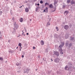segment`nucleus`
<instances>
[{
	"instance_id": "nucleus-4",
	"label": "nucleus",
	"mask_w": 75,
	"mask_h": 75,
	"mask_svg": "<svg viewBox=\"0 0 75 75\" xmlns=\"http://www.w3.org/2000/svg\"><path fill=\"white\" fill-rule=\"evenodd\" d=\"M54 54L55 55H57V57H58V56H59V52L54 51Z\"/></svg>"
},
{
	"instance_id": "nucleus-38",
	"label": "nucleus",
	"mask_w": 75,
	"mask_h": 75,
	"mask_svg": "<svg viewBox=\"0 0 75 75\" xmlns=\"http://www.w3.org/2000/svg\"><path fill=\"white\" fill-rule=\"evenodd\" d=\"M34 0V2H35V1H37V0Z\"/></svg>"
},
{
	"instance_id": "nucleus-50",
	"label": "nucleus",
	"mask_w": 75,
	"mask_h": 75,
	"mask_svg": "<svg viewBox=\"0 0 75 75\" xmlns=\"http://www.w3.org/2000/svg\"><path fill=\"white\" fill-rule=\"evenodd\" d=\"M37 4H35V6H37Z\"/></svg>"
},
{
	"instance_id": "nucleus-36",
	"label": "nucleus",
	"mask_w": 75,
	"mask_h": 75,
	"mask_svg": "<svg viewBox=\"0 0 75 75\" xmlns=\"http://www.w3.org/2000/svg\"><path fill=\"white\" fill-rule=\"evenodd\" d=\"M44 10H48V8L47 7H46L45 9Z\"/></svg>"
},
{
	"instance_id": "nucleus-18",
	"label": "nucleus",
	"mask_w": 75,
	"mask_h": 75,
	"mask_svg": "<svg viewBox=\"0 0 75 75\" xmlns=\"http://www.w3.org/2000/svg\"><path fill=\"white\" fill-rule=\"evenodd\" d=\"M55 10H50V11L51 13H53V12L55 11Z\"/></svg>"
},
{
	"instance_id": "nucleus-20",
	"label": "nucleus",
	"mask_w": 75,
	"mask_h": 75,
	"mask_svg": "<svg viewBox=\"0 0 75 75\" xmlns=\"http://www.w3.org/2000/svg\"><path fill=\"white\" fill-rule=\"evenodd\" d=\"M40 8L41 7H40L38 6L36 7V10H38V9H40Z\"/></svg>"
},
{
	"instance_id": "nucleus-39",
	"label": "nucleus",
	"mask_w": 75,
	"mask_h": 75,
	"mask_svg": "<svg viewBox=\"0 0 75 75\" xmlns=\"http://www.w3.org/2000/svg\"><path fill=\"white\" fill-rule=\"evenodd\" d=\"M28 71V70H27L26 71H25L24 72H25V73H26V72H27Z\"/></svg>"
},
{
	"instance_id": "nucleus-32",
	"label": "nucleus",
	"mask_w": 75,
	"mask_h": 75,
	"mask_svg": "<svg viewBox=\"0 0 75 75\" xmlns=\"http://www.w3.org/2000/svg\"><path fill=\"white\" fill-rule=\"evenodd\" d=\"M56 29H57V31H58V30H58V27H56Z\"/></svg>"
},
{
	"instance_id": "nucleus-37",
	"label": "nucleus",
	"mask_w": 75,
	"mask_h": 75,
	"mask_svg": "<svg viewBox=\"0 0 75 75\" xmlns=\"http://www.w3.org/2000/svg\"><path fill=\"white\" fill-rule=\"evenodd\" d=\"M33 50H34V49H35V47H33Z\"/></svg>"
},
{
	"instance_id": "nucleus-41",
	"label": "nucleus",
	"mask_w": 75,
	"mask_h": 75,
	"mask_svg": "<svg viewBox=\"0 0 75 75\" xmlns=\"http://www.w3.org/2000/svg\"><path fill=\"white\" fill-rule=\"evenodd\" d=\"M47 25H50V23H47Z\"/></svg>"
},
{
	"instance_id": "nucleus-57",
	"label": "nucleus",
	"mask_w": 75,
	"mask_h": 75,
	"mask_svg": "<svg viewBox=\"0 0 75 75\" xmlns=\"http://www.w3.org/2000/svg\"><path fill=\"white\" fill-rule=\"evenodd\" d=\"M0 39H1V37H0Z\"/></svg>"
},
{
	"instance_id": "nucleus-25",
	"label": "nucleus",
	"mask_w": 75,
	"mask_h": 75,
	"mask_svg": "<svg viewBox=\"0 0 75 75\" xmlns=\"http://www.w3.org/2000/svg\"><path fill=\"white\" fill-rule=\"evenodd\" d=\"M3 58H2V57H0V60H1V61H3Z\"/></svg>"
},
{
	"instance_id": "nucleus-15",
	"label": "nucleus",
	"mask_w": 75,
	"mask_h": 75,
	"mask_svg": "<svg viewBox=\"0 0 75 75\" xmlns=\"http://www.w3.org/2000/svg\"><path fill=\"white\" fill-rule=\"evenodd\" d=\"M30 6H29L28 8H25V10H29L30 9Z\"/></svg>"
},
{
	"instance_id": "nucleus-27",
	"label": "nucleus",
	"mask_w": 75,
	"mask_h": 75,
	"mask_svg": "<svg viewBox=\"0 0 75 75\" xmlns=\"http://www.w3.org/2000/svg\"><path fill=\"white\" fill-rule=\"evenodd\" d=\"M19 46H20V47H21V43H19L18 44Z\"/></svg>"
},
{
	"instance_id": "nucleus-52",
	"label": "nucleus",
	"mask_w": 75,
	"mask_h": 75,
	"mask_svg": "<svg viewBox=\"0 0 75 75\" xmlns=\"http://www.w3.org/2000/svg\"><path fill=\"white\" fill-rule=\"evenodd\" d=\"M26 34H27V35H28V33H26Z\"/></svg>"
},
{
	"instance_id": "nucleus-53",
	"label": "nucleus",
	"mask_w": 75,
	"mask_h": 75,
	"mask_svg": "<svg viewBox=\"0 0 75 75\" xmlns=\"http://www.w3.org/2000/svg\"><path fill=\"white\" fill-rule=\"evenodd\" d=\"M21 7H22V6H21V7H19V8H21Z\"/></svg>"
},
{
	"instance_id": "nucleus-13",
	"label": "nucleus",
	"mask_w": 75,
	"mask_h": 75,
	"mask_svg": "<svg viewBox=\"0 0 75 75\" xmlns=\"http://www.w3.org/2000/svg\"><path fill=\"white\" fill-rule=\"evenodd\" d=\"M20 21L21 23H22V22L23 21V18H21L20 19Z\"/></svg>"
},
{
	"instance_id": "nucleus-19",
	"label": "nucleus",
	"mask_w": 75,
	"mask_h": 75,
	"mask_svg": "<svg viewBox=\"0 0 75 75\" xmlns=\"http://www.w3.org/2000/svg\"><path fill=\"white\" fill-rule=\"evenodd\" d=\"M48 11V10H44L43 11L44 12H45L46 13H47Z\"/></svg>"
},
{
	"instance_id": "nucleus-54",
	"label": "nucleus",
	"mask_w": 75,
	"mask_h": 75,
	"mask_svg": "<svg viewBox=\"0 0 75 75\" xmlns=\"http://www.w3.org/2000/svg\"><path fill=\"white\" fill-rule=\"evenodd\" d=\"M11 15H13L12 14V13H11Z\"/></svg>"
},
{
	"instance_id": "nucleus-59",
	"label": "nucleus",
	"mask_w": 75,
	"mask_h": 75,
	"mask_svg": "<svg viewBox=\"0 0 75 75\" xmlns=\"http://www.w3.org/2000/svg\"><path fill=\"white\" fill-rule=\"evenodd\" d=\"M30 21H31V19H30Z\"/></svg>"
},
{
	"instance_id": "nucleus-31",
	"label": "nucleus",
	"mask_w": 75,
	"mask_h": 75,
	"mask_svg": "<svg viewBox=\"0 0 75 75\" xmlns=\"http://www.w3.org/2000/svg\"><path fill=\"white\" fill-rule=\"evenodd\" d=\"M17 25V24H16V22H15L14 23V25Z\"/></svg>"
},
{
	"instance_id": "nucleus-49",
	"label": "nucleus",
	"mask_w": 75,
	"mask_h": 75,
	"mask_svg": "<svg viewBox=\"0 0 75 75\" xmlns=\"http://www.w3.org/2000/svg\"><path fill=\"white\" fill-rule=\"evenodd\" d=\"M49 21H51V18H50L49 19Z\"/></svg>"
},
{
	"instance_id": "nucleus-7",
	"label": "nucleus",
	"mask_w": 75,
	"mask_h": 75,
	"mask_svg": "<svg viewBox=\"0 0 75 75\" xmlns=\"http://www.w3.org/2000/svg\"><path fill=\"white\" fill-rule=\"evenodd\" d=\"M65 70H66L67 71H68L69 69V67L67 66H66L64 68Z\"/></svg>"
},
{
	"instance_id": "nucleus-14",
	"label": "nucleus",
	"mask_w": 75,
	"mask_h": 75,
	"mask_svg": "<svg viewBox=\"0 0 75 75\" xmlns=\"http://www.w3.org/2000/svg\"><path fill=\"white\" fill-rule=\"evenodd\" d=\"M49 6V3L46 2L45 4V6Z\"/></svg>"
},
{
	"instance_id": "nucleus-8",
	"label": "nucleus",
	"mask_w": 75,
	"mask_h": 75,
	"mask_svg": "<svg viewBox=\"0 0 75 75\" xmlns=\"http://www.w3.org/2000/svg\"><path fill=\"white\" fill-rule=\"evenodd\" d=\"M71 5H73V4H75V2L74 1V0H72L71 2Z\"/></svg>"
},
{
	"instance_id": "nucleus-26",
	"label": "nucleus",
	"mask_w": 75,
	"mask_h": 75,
	"mask_svg": "<svg viewBox=\"0 0 75 75\" xmlns=\"http://www.w3.org/2000/svg\"><path fill=\"white\" fill-rule=\"evenodd\" d=\"M65 45H66V46L67 47L68 46V45H69L68 43H66Z\"/></svg>"
},
{
	"instance_id": "nucleus-44",
	"label": "nucleus",
	"mask_w": 75,
	"mask_h": 75,
	"mask_svg": "<svg viewBox=\"0 0 75 75\" xmlns=\"http://www.w3.org/2000/svg\"><path fill=\"white\" fill-rule=\"evenodd\" d=\"M24 34V32L23 33V35L24 36H25V34L24 35V34Z\"/></svg>"
},
{
	"instance_id": "nucleus-43",
	"label": "nucleus",
	"mask_w": 75,
	"mask_h": 75,
	"mask_svg": "<svg viewBox=\"0 0 75 75\" xmlns=\"http://www.w3.org/2000/svg\"><path fill=\"white\" fill-rule=\"evenodd\" d=\"M24 55H22V58H24Z\"/></svg>"
},
{
	"instance_id": "nucleus-29",
	"label": "nucleus",
	"mask_w": 75,
	"mask_h": 75,
	"mask_svg": "<svg viewBox=\"0 0 75 75\" xmlns=\"http://www.w3.org/2000/svg\"><path fill=\"white\" fill-rule=\"evenodd\" d=\"M16 65H17V66H18V65H19V63H16Z\"/></svg>"
},
{
	"instance_id": "nucleus-33",
	"label": "nucleus",
	"mask_w": 75,
	"mask_h": 75,
	"mask_svg": "<svg viewBox=\"0 0 75 75\" xmlns=\"http://www.w3.org/2000/svg\"><path fill=\"white\" fill-rule=\"evenodd\" d=\"M23 55H24L25 54V52H23Z\"/></svg>"
},
{
	"instance_id": "nucleus-45",
	"label": "nucleus",
	"mask_w": 75,
	"mask_h": 75,
	"mask_svg": "<svg viewBox=\"0 0 75 75\" xmlns=\"http://www.w3.org/2000/svg\"><path fill=\"white\" fill-rule=\"evenodd\" d=\"M2 14V13H1V12H0V15H1V14Z\"/></svg>"
},
{
	"instance_id": "nucleus-60",
	"label": "nucleus",
	"mask_w": 75,
	"mask_h": 75,
	"mask_svg": "<svg viewBox=\"0 0 75 75\" xmlns=\"http://www.w3.org/2000/svg\"><path fill=\"white\" fill-rule=\"evenodd\" d=\"M7 62V61H6V62Z\"/></svg>"
},
{
	"instance_id": "nucleus-1",
	"label": "nucleus",
	"mask_w": 75,
	"mask_h": 75,
	"mask_svg": "<svg viewBox=\"0 0 75 75\" xmlns=\"http://www.w3.org/2000/svg\"><path fill=\"white\" fill-rule=\"evenodd\" d=\"M62 44V45H60L59 46V52H60V54H63V52H62V46H64V45H65V42H61Z\"/></svg>"
},
{
	"instance_id": "nucleus-5",
	"label": "nucleus",
	"mask_w": 75,
	"mask_h": 75,
	"mask_svg": "<svg viewBox=\"0 0 75 75\" xmlns=\"http://www.w3.org/2000/svg\"><path fill=\"white\" fill-rule=\"evenodd\" d=\"M14 26V28H13L14 30H17L18 27V26L17 25H15Z\"/></svg>"
},
{
	"instance_id": "nucleus-2",
	"label": "nucleus",
	"mask_w": 75,
	"mask_h": 75,
	"mask_svg": "<svg viewBox=\"0 0 75 75\" xmlns=\"http://www.w3.org/2000/svg\"><path fill=\"white\" fill-rule=\"evenodd\" d=\"M49 7V8H53L54 9V10H56V5H54V7L53 6L52 4H51L50 5Z\"/></svg>"
},
{
	"instance_id": "nucleus-21",
	"label": "nucleus",
	"mask_w": 75,
	"mask_h": 75,
	"mask_svg": "<svg viewBox=\"0 0 75 75\" xmlns=\"http://www.w3.org/2000/svg\"><path fill=\"white\" fill-rule=\"evenodd\" d=\"M70 2H71V0H68L67 1V4H69V3H70Z\"/></svg>"
},
{
	"instance_id": "nucleus-3",
	"label": "nucleus",
	"mask_w": 75,
	"mask_h": 75,
	"mask_svg": "<svg viewBox=\"0 0 75 75\" xmlns=\"http://www.w3.org/2000/svg\"><path fill=\"white\" fill-rule=\"evenodd\" d=\"M59 58L58 57L54 59V62H59Z\"/></svg>"
},
{
	"instance_id": "nucleus-6",
	"label": "nucleus",
	"mask_w": 75,
	"mask_h": 75,
	"mask_svg": "<svg viewBox=\"0 0 75 75\" xmlns=\"http://www.w3.org/2000/svg\"><path fill=\"white\" fill-rule=\"evenodd\" d=\"M64 28L65 30H68L69 28V26L67 25H65Z\"/></svg>"
},
{
	"instance_id": "nucleus-51",
	"label": "nucleus",
	"mask_w": 75,
	"mask_h": 75,
	"mask_svg": "<svg viewBox=\"0 0 75 75\" xmlns=\"http://www.w3.org/2000/svg\"><path fill=\"white\" fill-rule=\"evenodd\" d=\"M18 73H19V72H20V71H18Z\"/></svg>"
},
{
	"instance_id": "nucleus-35",
	"label": "nucleus",
	"mask_w": 75,
	"mask_h": 75,
	"mask_svg": "<svg viewBox=\"0 0 75 75\" xmlns=\"http://www.w3.org/2000/svg\"><path fill=\"white\" fill-rule=\"evenodd\" d=\"M37 5L38 6V7H39L40 6V4L39 3H38V4H37Z\"/></svg>"
},
{
	"instance_id": "nucleus-24",
	"label": "nucleus",
	"mask_w": 75,
	"mask_h": 75,
	"mask_svg": "<svg viewBox=\"0 0 75 75\" xmlns=\"http://www.w3.org/2000/svg\"><path fill=\"white\" fill-rule=\"evenodd\" d=\"M72 43H70L69 45V47H71V46H72Z\"/></svg>"
},
{
	"instance_id": "nucleus-9",
	"label": "nucleus",
	"mask_w": 75,
	"mask_h": 75,
	"mask_svg": "<svg viewBox=\"0 0 75 75\" xmlns=\"http://www.w3.org/2000/svg\"><path fill=\"white\" fill-rule=\"evenodd\" d=\"M40 9L41 10H45V8L44 7V5H42L40 7Z\"/></svg>"
},
{
	"instance_id": "nucleus-23",
	"label": "nucleus",
	"mask_w": 75,
	"mask_h": 75,
	"mask_svg": "<svg viewBox=\"0 0 75 75\" xmlns=\"http://www.w3.org/2000/svg\"><path fill=\"white\" fill-rule=\"evenodd\" d=\"M65 38H66V39H67V38H68V36H67V35H65Z\"/></svg>"
},
{
	"instance_id": "nucleus-62",
	"label": "nucleus",
	"mask_w": 75,
	"mask_h": 75,
	"mask_svg": "<svg viewBox=\"0 0 75 75\" xmlns=\"http://www.w3.org/2000/svg\"><path fill=\"white\" fill-rule=\"evenodd\" d=\"M17 48H18V47H17L16 48V49H17Z\"/></svg>"
},
{
	"instance_id": "nucleus-46",
	"label": "nucleus",
	"mask_w": 75,
	"mask_h": 75,
	"mask_svg": "<svg viewBox=\"0 0 75 75\" xmlns=\"http://www.w3.org/2000/svg\"><path fill=\"white\" fill-rule=\"evenodd\" d=\"M0 13H2V11H0Z\"/></svg>"
},
{
	"instance_id": "nucleus-42",
	"label": "nucleus",
	"mask_w": 75,
	"mask_h": 75,
	"mask_svg": "<svg viewBox=\"0 0 75 75\" xmlns=\"http://www.w3.org/2000/svg\"><path fill=\"white\" fill-rule=\"evenodd\" d=\"M10 42V40H8V42Z\"/></svg>"
},
{
	"instance_id": "nucleus-10",
	"label": "nucleus",
	"mask_w": 75,
	"mask_h": 75,
	"mask_svg": "<svg viewBox=\"0 0 75 75\" xmlns=\"http://www.w3.org/2000/svg\"><path fill=\"white\" fill-rule=\"evenodd\" d=\"M68 13H69V12L68 11H65L64 12V15H65V16H67V15L68 14Z\"/></svg>"
},
{
	"instance_id": "nucleus-40",
	"label": "nucleus",
	"mask_w": 75,
	"mask_h": 75,
	"mask_svg": "<svg viewBox=\"0 0 75 75\" xmlns=\"http://www.w3.org/2000/svg\"><path fill=\"white\" fill-rule=\"evenodd\" d=\"M12 20H14V18L13 17V18H12Z\"/></svg>"
},
{
	"instance_id": "nucleus-64",
	"label": "nucleus",
	"mask_w": 75,
	"mask_h": 75,
	"mask_svg": "<svg viewBox=\"0 0 75 75\" xmlns=\"http://www.w3.org/2000/svg\"><path fill=\"white\" fill-rule=\"evenodd\" d=\"M9 52H10V51H9Z\"/></svg>"
},
{
	"instance_id": "nucleus-56",
	"label": "nucleus",
	"mask_w": 75,
	"mask_h": 75,
	"mask_svg": "<svg viewBox=\"0 0 75 75\" xmlns=\"http://www.w3.org/2000/svg\"><path fill=\"white\" fill-rule=\"evenodd\" d=\"M51 59V60H52L51 61H53L52 59Z\"/></svg>"
},
{
	"instance_id": "nucleus-55",
	"label": "nucleus",
	"mask_w": 75,
	"mask_h": 75,
	"mask_svg": "<svg viewBox=\"0 0 75 75\" xmlns=\"http://www.w3.org/2000/svg\"><path fill=\"white\" fill-rule=\"evenodd\" d=\"M25 32H26L27 31L26 30V29H25Z\"/></svg>"
},
{
	"instance_id": "nucleus-12",
	"label": "nucleus",
	"mask_w": 75,
	"mask_h": 75,
	"mask_svg": "<svg viewBox=\"0 0 75 75\" xmlns=\"http://www.w3.org/2000/svg\"><path fill=\"white\" fill-rule=\"evenodd\" d=\"M44 44V42L43 40H41V45H43Z\"/></svg>"
},
{
	"instance_id": "nucleus-63",
	"label": "nucleus",
	"mask_w": 75,
	"mask_h": 75,
	"mask_svg": "<svg viewBox=\"0 0 75 75\" xmlns=\"http://www.w3.org/2000/svg\"><path fill=\"white\" fill-rule=\"evenodd\" d=\"M6 1H8V0H6Z\"/></svg>"
},
{
	"instance_id": "nucleus-48",
	"label": "nucleus",
	"mask_w": 75,
	"mask_h": 75,
	"mask_svg": "<svg viewBox=\"0 0 75 75\" xmlns=\"http://www.w3.org/2000/svg\"><path fill=\"white\" fill-rule=\"evenodd\" d=\"M36 11L37 12V11H38V10H36Z\"/></svg>"
},
{
	"instance_id": "nucleus-16",
	"label": "nucleus",
	"mask_w": 75,
	"mask_h": 75,
	"mask_svg": "<svg viewBox=\"0 0 75 75\" xmlns=\"http://www.w3.org/2000/svg\"><path fill=\"white\" fill-rule=\"evenodd\" d=\"M65 7H66L65 5L64 4L62 5V8L63 9H65Z\"/></svg>"
},
{
	"instance_id": "nucleus-30",
	"label": "nucleus",
	"mask_w": 75,
	"mask_h": 75,
	"mask_svg": "<svg viewBox=\"0 0 75 75\" xmlns=\"http://www.w3.org/2000/svg\"><path fill=\"white\" fill-rule=\"evenodd\" d=\"M69 69H70L71 68H72V67L71 66H69Z\"/></svg>"
},
{
	"instance_id": "nucleus-28",
	"label": "nucleus",
	"mask_w": 75,
	"mask_h": 75,
	"mask_svg": "<svg viewBox=\"0 0 75 75\" xmlns=\"http://www.w3.org/2000/svg\"><path fill=\"white\" fill-rule=\"evenodd\" d=\"M25 11L26 13H28V12L29 11V10H25Z\"/></svg>"
},
{
	"instance_id": "nucleus-58",
	"label": "nucleus",
	"mask_w": 75,
	"mask_h": 75,
	"mask_svg": "<svg viewBox=\"0 0 75 75\" xmlns=\"http://www.w3.org/2000/svg\"><path fill=\"white\" fill-rule=\"evenodd\" d=\"M35 70L36 71H37V69H36Z\"/></svg>"
},
{
	"instance_id": "nucleus-22",
	"label": "nucleus",
	"mask_w": 75,
	"mask_h": 75,
	"mask_svg": "<svg viewBox=\"0 0 75 75\" xmlns=\"http://www.w3.org/2000/svg\"><path fill=\"white\" fill-rule=\"evenodd\" d=\"M43 1H42V0H41L40 1V4H43Z\"/></svg>"
},
{
	"instance_id": "nucleus-47",
	"label": "nucleus",
	"mask_w": 75,
	"mask_h": 75,
	"mask_svg": "<svg viewBox=\"0 0 75 75\" xmlns=\"http://www.w3.org/2000/svg\"><path fill=\"white\" fill-rule=\"evenodd\" d=\"M1 35V32H0V35Z\"/></svg>"
},
{
	"instance_id": "nucleus-34",
	"label": "nucleus",
	"mask_w": 75,
	"mask_h": 75,
	"mask_svg": "<svg viewBox=\"0 0 75 75\" xmlns=\"http://www.w3.org/2000/svg\"><path fill=\"white\" fill-rule=\"evenodd\" d=\"M14 3H17V1H16V0H15L14 1Z\"/></svg>"
},
{
	"instance_id": "nucleus-11",
	"label": "nucleus",
	"mask_w": 75,
	"mask_h": 75,
	"mask_svg": "<svg viewBox=\"0 0 75 75\" xmlns=\"http://www.w3.org/2000/svg\"><path fill=\"white\" fill-rule=\"evenodd\" d=\"M58 0H55V2L54 3V5L56 4H57V3H58Z\"/></svg>"
},
{
	"instance_id": "nucleus-17",
	"label": "nucleus",
	"mask_w": 75,
	"mask_h": 75,
	"mask_svg": "<svg viewBox=\"0 0 75 75\" xmlns=\"http://www.w3.org/2000/svg\"><path fill=\"white\" fill-rule=\"evenodd\" d=\"M74 37H71L70 38V40H71V41H73L74 40Z\"/></svg>"
},
{
	"instance_id": "nucleus-61",
	"label": "nucleus",
	"mask_w": 75,
	"mask_h": 75,
	"mask_svg": "<svg viewBox=\"0 0 75 75\" xmlns=\"http://www.w3.org/2000/svg\"><path fill=\"white\" fill-rule=\"evenodd\" d=\"M26 3H28V2H27V1L26 2Z\"/></svg>"
}]
</instances>
